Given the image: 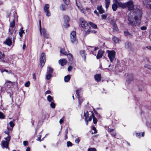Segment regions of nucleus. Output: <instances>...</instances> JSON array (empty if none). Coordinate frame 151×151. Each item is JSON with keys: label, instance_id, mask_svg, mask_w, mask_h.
<instances>
[{"label": "nucleus", "instance_id": "61", "mask_svg": "<svg viewBox=\"0 0 151 151\" xmlns=\"http://www.w3.org/2000/svg\"><path fill=\"white\" fill-rule=\"evenodd\" d=\"M111 134L112 136L115 137L116 134V133L115 132H113L111 133Z\"/></svg>", "mask_w": 151, "mask_h": 151}, {"label": "nucleus", "instance_id": "10", "mask_svg": "<svg viewBox=\"0 0 151 151\" xmlns=\"http://www.w3.org/2000/svg\"><path fill=\"white\" fill-rule=\"evenodd\" d=\"M81 90V88H79L76 91V94L77 96H78V99H79V97H80V96L79 95V93ZM82 101H83L82 99L81 100L80 99H79V104L80 105H81V104L82 102Z\"/></svg>", "mask_w": 151, "mask_h": 151}, {"label": "nucleus", "instance_id": "49", "mask_svg": "<svg viewBox=\"0 0 151 151\" xmlns=\"http://www.w3.org/2000/svg\"><path fill=\"white\" fill-rule=\"evenodd\" d=\"M124 35L126 36H130L131 34L130 33L127 31H125L124 32Z\"/></svg>", "mask_w": 151, "mask_h": 151}, {"label": "nucleus", "instance_id": "47", "mask_svg": "<svg viewBox=\"0 0 151 151\" xmlns=\"http://www.w3.org/2000/svg\"><path fill=\"white\" fill-rule=\"evenodd\" d=\"M72 145V143L70 141H68L67 142V146L68 147H71Z\"/></svg>", "mask_w": 151, "mask_h": 151}, {"label": "nucleus", "instance_id": "24", "mask_svg": "<svg viewBox=\"0 0 151 151\" xmlns=\"http://www.w3.org/2000/svg\"><path fill=\"white\" fill-rule=\"evenodd\" d=\"M47 100L49 102H52L53 100V97L50 95H48L47 98Z\"/></svg>", "mask_w": 151, "mask_h": 151}, {"label": "nucleus", "instance_id": "56", "mask_svg": "<svg viewBox=\"0 0 151 151\" xmlns=\"http://www.w3.org/2000/svg\"><path fill=\"white\" fill-rule=\"evenodd\" d=\"M92 129L94 131V133H93L94 134H95V133H97V130H96V129L95 127H93Z\"/></svg>", "mask_w": 151, "mask_h": 151}, {"label": "nucleus", "instance_id": "20", "mask_svg": "<svg viewBox=\"0 0 151 151\" xmlns=\"http://www.w3.org/2000/svg\"><path fill=\"white\" fill-rule=\"evenodd\" d=\"M112 40L115 43H119L120 41V40L116 37H113Z\"/></svg>", "mask_w": 151, "mask_h": 151}, {"label": "nucleus", "instance_id": "11", "mask_svg": "<svg viewBox=\"0 0 151 151\" xmlns=\"http://www.w3.org/2000/svg\"><path fill=\"white\" fill-rule=\"evenodd\" d=\"M97 9L100 14H102L105 12V11L103 8L102 6H98Z\"/></svg>", "mask_w": 151, "mask_h": 151}, {"label": "nucleus", "instance_id": "8", "mask_svg": "<svg viewBox=\"0 0 151 151\" xmlns=\"http://www.w3.org/2000/svg\"><path fill=\"white\" fill-rule=\"evenodd\" d=\"M80 20L81 27L83 29H86V27L88 26L87 23L86 22L83 18H80Z\"/></svg>", "mask_w": 151, "mask_h": 151}, {"label": "nucleus", "instance_id": "14", "mask_svg": "<svg viewBox=\"0 0 151 151\" xmlns=\"http://www.w3.org/2000/svg\"><path fill=\"white\" fill-rule=\"evenodd\" d=\"M42 32L44 37L46 38H49V35L47 33L46 30L44 28H42Z\"/></svg>", "mask_w": 151, "mask_h": 151}, {"label": "nucleus", "instance_id": "48", "mask_svg": "<svg viewBox=\"0 0 151 151\" xmlns=\"http://www.w3.org/2000/svg\"><path fill=\"white\" fill-rule=\"evenodd\" d=\"M88 151H96V149L95 148H89L88 149Z\"/></svg>", "mask_w": 151, "mask_h": 151}, {"label": "nucleus", "instance_id": "57", "mask_svg": "<svg viewBox=\"0 0 151 151\" xmlns=\"http://www.w3.org/2000/svg\"><path fill=\"white\" fill-rule=\"evenodd\" d=\"M64 117L63 116L61 119L59 121V123L60 124H61L63 122V119L64 118Z\"/></svg>", "mask_w": 151, "mask_h": 151}, {"label": "nucleus", "instance_id": "53", "mask_svg": "<svg viewBox=\"0 0 151 151\" xmlns=\"http://www.w3.org/2000/svg\"><path fill=\"white\" fill-rule=\"evenodd\" d=\"M23 144L24 146H26L28 145V141H24L23 142Z\"/></svg>", "mask_w": 151, "mask_h": 151}, {"label": "nucleus", "instance_id": "64", "mask_svg": "<svg viewBox=\"0 0 151 151\" xmlns=\"http://www.w3.org/2000/svg\"><path fill=\"white\" fill-rule=\"evenodd\" d=\"M146 27H145L143 26L141 27V29L142 30H145L146 29Z\"/></svg>", "mask_w": 151, "mask_h": 151}, {"label": "nucleus", "instance_id": "39", "mask_svg": "<svg viewBox=\"0 0 151 151\" xmlns=\"http://www.w3.org/2000/svg\"><path fill=\"white\" fill-rule=\"evenodd\" d=\"M11 138L10 136L9 135H8L7 137L5 138V139L6 140V141L8 142L9 143Z\"/></svg>", "mask_w": 151, "mask_h": 151}, {"label": "nucleus", "instance_id": "15", "mask_svg": "<svg viewBox=\"0 0 151 151\" xmlns=\"http://www.w3.org/2000/svg\"><path fill=\"white\" fill-rule=\"evenodd\" d=\"M59 63L61 65V66H63L65 65L67 63V61L65 59H63L62 60H60L59 61Z\"/></svg>", "mask_w": 151, "mask_h": 151}, {"label": "nucleus", "instance_id": "54", "mask_svg": "<svg viewBox=\"0 0 151 151\" xmlns=\"http://www.w3.org/2000/svg\"><path fill=\"white\" fill-rule=\"evenodd\" d=\"M65 3L67 5H68L69 4V0H63Z\"/></svg>", "mask_w": 151, "mask_h": 151}, {"label": "nucleus", "instance_id": "45", "mask_svg": "<svg viewBox=\"0 0 151 151\" xmlns=\"http://www.w3.org/2000/svg\"><path fill=\"white\" fill-rule=\"evenodd\" d=\"M50 106L53 109L55 108V104L53 102H52L50 104Z\"/></svg>", "mask_w": 151, "mask_h": 151}, {"label": "nucleus", "instance_id": "34", "mask_svg": "<svg viewBox=\"0 0 151 151\" xmlns=\"http://www.w3.org/2000/svg\"><path fill=\"white\" fill-rule=\"evenodd\" d=\"M68 58L69 60L71 61L73 60V56L71 54H69L68 55L67 54Z\"/></svg>", "mask_w": 151, "mask_h": 151}, {"label": "nucleus", "instance_id": "6", "mask_svg": "<svg viewBox=\"0 0 151 151\" xmlns=\"http://www.w3.org/2000/svg\"><path fill=\"white\" fill-rule=\"evenodd\" d=\"M76 32L73 31L70 34V40L72 43L73 44H76L77 41L76 39Z\"/></svg>", "mask_w": 151, "mask_h": 151}, {"label": "nucleus", "instance_id": "12", "mask_svg": "<svg viewBox=\"0 0 151 151\" xmlns=\"http://www.w3.org/2000/svg\"><path fill=\"white\" fill-rule=\"evenodd\" d=\"M143 3L146 6H148L151 9V6L150 4V0H143Z\"/></svg>", "mask_w": 151, "mask_h": 151}, {"label": "nucleus", "instance_id": "32", "mask_svg": "<svg viewBox=\"0 0 151 151\" xmlns=\"http://www.w3.org/2000/svg\"><path fill=\"white\" fill-rule=\"evenodd\" d=\"M60 52L65 55H67L68 54V52L65 51V50L63 49H61Z\"/></svg>", "mask_w": 151, "mask_h": 151}, {"label": "nucleus", "instance_id": "41", "mask_svg": "<svg viewBox=\"0 0 151 151\" xmlns=\"http://www.w3.org/2000/svg\"><path fill=\"white\" fill-rule=\"evenodd\" d=\"M48 68L49 69V70L48 72H47V73L52 74L53 71V69L50 67H49Z\"/></svg>", "mask_w": 151, "mask_h": 151}, {"label": "nucleus", "instance_id": "4", "mask_svg": "<svg viewBox=\"0 0 151 151\" xmlns=\"http://www.w3.org/2000/svg\"><path fill=\"white\" fill-rule=\"evenodd\" d=\"M0 61L6 63H8L9 59L8 58L5 57L4 54L0 51Z\"/></svg>", "mask_w": 151, "mask_h": 151}, {"label": "nucleus", "instance_id": "17", "mask_svg": "<svg viewBox=\"0 0 151 151\" xmlns=\"http://www.w3.org/2000/svg\"><path fill=\"white\" fill-rule=\"evenodd\" d=\"M104 51H102L101 50H99V51L97 55L96 56L97 59H99V58H101L102 56L104 54Z\"/></svg>", "mask_w": 151, "mask_h": 151}, {"label": "nucleus", "instance_id": "18", "mask_svg": "<svg viewBox=\"0 0 151 151\" xmlns=\"http://www.w3.org/2000/svg\"><path fill=\"white\" fill-rule=\"evenodd\" d=\"M95 78L96 81L99 82L101 81V76L100 74H98L95 76Z\"/></svg>", "mask_w": 151, "mask_h": 151}, {"label": "nucleus", "instance_id": "60", "mask_svg": "<svg viewBox=\"0 0 151 151\" xmlns=\"http://www.w3.org/2000/svg\"><path fill=\"white\" fill-rule=\"evenodd\" d=\"M13 38L12 42L14 43L15 42V40L16 35H13Z\"/></svg>", "mask_w": 151, "mask_h": 151}, {"label": "nucleus", "instance_id": "38", "mask_svg": "<svg viewBox=\"0 0 151 151\" xmlns=\"http://www.w3.org/2000/svg\"><path fill=\"white\" fill-rule=\"evenodd\" d=\"M84 116L85 118V119L86 120L88 116V111H86V112H84Z\"/></svg>", "mask_w": 151, "mask_h": 151}, {"label": "nucleus", "instance_id": "43", "mask_svg": "<svg viewBox=\"0 0 151 151\" xmlns=\"http://www.w3.org/2000/svg\"><path fill=\"white\" fill-rule=\"evenodd\" d=\"M39 29L40 31V34L41 35L42 34V28H41V21H39Z\"/></svg>", "mask_w": 151, "mask_h": 151}, {"label": "nucleus", "instance_id": "30", "mask_svg": "<svg viewBox=\"0 0 151 151\" xmlns=\"http://www.w3.org/2000/svg\"><path fill=\"white\" fill-rule=\"evenodd\" d=\"M49 8V5L48 4H46L45 5V6L44 7V9L45 12L48 10V9Z\"/></svg>", "mask_w": 151, "mask_h": 151}, {"label": "nucleus", "instance_id": "31", "mask_svg": "<svg viewBox=\"0 0 151 151\" xmlns=\"http://www.w3.org/2000/svg\"><path fill=\"white\" fill-rule=\"evenodd\" d=\"M80 53L82 56V57L83 58L84 60H85L86 57L85 55V51L84 50H81L80 51Z\"/></svg>", "mask_w": 151, "mask_h": 151}, {"label": "nucleus", "instance_id": "55", "mask_svg": "<svg viewBox=\"0 0 151 151\" xmlns=\"http://www.w3.org/2000/svg\"><path fill=\"white\" fill-rule=\"evenodd\" d=\"M5 71V72L7 73L8 74H10L12 73V71L11 70H8L6 69Z\"/></svg>", "mask_w": 151, "mask_h": 151}, {"label": "nucleus", "instance_id": "46", "mask_svg": "<svg viewBox=\"0 0 151 151\" xmlns=\"http://www.w3.org/2000/svg\"><path fill=\"white\" fill-rule=\"evenodd\" d=\"M145 67L149 69H150L151 68L150 65H148V63L146 64L145 65Z\"/></svg>", "mask_w": 151, "mask_h": 151}, {"label": "nucleus", "instance_id": "51", "mask_svg": "<svg viewBox=\"0 0 151 151\" xmlns=\"http://www.w3.org/2000/svg\"><path fill=\"white\" fill-rule=\"evenodd\" d=\"M9 124L10 126L12 128H13L14 126V124L12 122H10Z\"/></svg>", "mask_w": 151, "mask_h": 151}, {"label": "nucleus", "instance_id": "2", "mask_svg": "<svg viewBox=\"0 0 151 151\" xmlns=\"http://www.w3.org/2000/svg\"><path fill=\"white\" fill-rule=\"evenodd\" d=\"M107 52L108 53V57L111 62H112L115 57V52L114 50H107Z\"/></svg>", "mask_w": 151, "mask_h": 151}, {"label": "nucleus", "instance_id": "5", "mask_svg": "<svg viewBox=\"0 0 151 151\" xmlns=\"http://www.w3.org/2000/svg\"><path fill=\"white\" fill-rule=\"evenodd\" d=\"M126 7H127L128 9L129 10H133L134 8V6L133 1L130 0L126 2Z\"/></svg>", "mask_w": 151, "mask_h": 151}, {"label": "nucleus", "instance_id": "21", "mask_svg": "<svg viewBox=\"0 0 151 151\" xmlns=\"http://www.w3.org/2000/svg\"><path fill=\"white\" fill-rule=\"evenodd\" d=\"M92 117L93 118V123H94V124H96L97 123V119L96 118L94 117V115L93 114V112H92Z\"/></svg>", "mask_w": 151, "mask_h": 151}, {"label": "nucleus", "instance_id": "52", "mask_svg": "<svg viewBox=\"0 0 151 151\" xmlns=\"http://www.w3.org/2000/svg\"><path fill=\"white\" fill-rule=\"evenodd\" d=\"M30 82L29 81L27 82L25 84V86L26 87H28L30 85Z\"/></svg>", "mask_w": 151, "mask_h": 151}, {"label": "nucleus", "instance_id": "25", "mask_svg": "<svg viewBox=\"0 0 151 151\" xmlns=\"http://www.w3.org/2000/svg\"><path fill=\"white\" fill-rule=\"evenodd\" d=\"M132 44L130 42H127L125 43V46L127 48H129L131 47Z\"/></svg>", "mask_w": 151, "mask_h": 151}, {"label": "nucleus", "instance_id": "13", "mask_svg": "<svg viewBox=\"0 0 151 151\" xmlns=\"http://www.w3.org/2000/svg\"><path fill=\"white\" fill-rule=\"evenodd\" d=\"M9 142L5 141H3L1 142L2 146L3 147L9 149L8 147Z\"/></svg>", "mask_w": 151, "mask_h": 151}, {"label": "nucleus", "instance_id": "59", "mask_svg": "<svg viewBox=\"0 0 151 151\" xmlns=\"http://www.w3.org/2000/svg\"><path fill=\"white\" fill-rule=\"evenodd\" d=\"M108 131L109 132H111L113 131H114V129H111L108 128Z\"/></svg>", "mask_w": 151, "mask_h": 151}, {"label": "nucleus", "instance_id": "27", "mask_svg": "<svg viewBox=\"0 0 151 151\" xmlns=\"http://www.w3.org/2000/svg\"><path fill=\"white\" fill-rule=\"evenodd\" d=\"M118 5L116 4H114L112 5V8L114 11H115L117 9Z\"/></svg>", "mask_w": 151, "mask_h": 151}, {"label": "nucleus", "instance_id": "37", "mask_svg": "<svg viewBox=\"0 0 151 151\" xmlns=\"http://www.w3.org/2000/svg\"><path fill=\"white\" fill-rule=\"evenodd\" d=\"M108 16V14H102L101 16L102 19H106Z\"/></svg>", "mask_w": 151, "mask_h": 151}, {"label": "nucleus", "instance_id": "35", "mask_svg": "<svg viewBox=\"0 0 151 151\" xmlns=\"http://www.w3.org/2000/svg\"><path fill=\"white\" fill-rule=\"evenodd\" d=\"M52 77V74L47 73V74L46 75V78L47 80H49Z\"/></svg>", "mask_w": 151, "mask_h": 151}, {"label": "nucleus", "instance_id": "33", "mask_svg": "<svg viewBox=\"0 0 151 151\" xmlns=\"http://www.w3.org/2000/svg\"><path fill=\"white\" fill-rule=\"evenodd\" d=\"M60 9L62 11H65V5L62 4L60 7Z\"/></svg>", "mask_w": 151, "mask_h": 151}, {"label": "nucleus", "instance_id": "36", "mask_svg": "<svg viewBox=\"0 0 151 151\" xmlns=\"http://www.w3.org/2000/svg\"><path fill=\"white\" fill-rule=\"evenodd\" d=\"M64 19L65 22H68L69 20V17L67 16L64 17Z\"/></svg>", "mask_w": 151, "mask_h": 151}, {"label": "nucleus", "instance_id": "62", "mask_svg": "<svg viewBox=\"0 0 151 151\" xmlns=\"http://www.w3.org/2000/svg\"><path fill=\"white\" fill-rule=\"evenodd\" d=\"M51 93V91L50 90H47L45 92V94H50Z\"/></svg>", "mask_w": 151, "mask_h": 151}, {"label": "nucleus", "instance_id": "40", "mask_svg": "<svg viewBox=\"0 0 151 151\" xmlns=\"http://www.w3.org/2000/svg\"><path fill=\"white\" fill-rule=\"evenodd\" d=\"M46 13V16L47 17H50L51 15V13L50 11L48 10L45 12Z\"/></svg>", "mask_w": 151, "mask_h": 151}, {"label": "nucleus", "instance_id": "16", "mask_svg": "<svg viewBox=\"0 0 151 151\" xmlns=\"http://www.w3.org/2000/svg\"><path fill=\"white\" fill-rule=\"evenodd\" d=\"M118 6L122 9H124L126 8V3H122L120 2L117 3Z\"/></svg>", "mask_w": 151, "mask_h": 151}, {"label": "nucleus", "instance_id": "9", "mask_svg": "<svg viewBox=\"0 0 151 151\" xmlns=\"http://www.w3.org/2000/svg\"><path fill=\"white\" fill-rule=\"evenodd\" d=\"M11 38L9 37L4 42V43L8 46H10L12 45V42L11 40Z\"/></svg>", "mask_w": 151, "mask_h": 151}, {"label": "nucleus", "instance_id": "44", "mask_svg": "<svg viewBox=\"0 0 151 151\" xmlns=\"http://www.w3.org/2000/svg\"><path fill=\"white\" fill-rule=\"evenodd\" d=\"M5 116L4 115L3 113L0 112V118L4 119L5 118Z\"/></svg>", "mask_w": 151, "mask_h": 151}, {"label": "nucleus", "instance_id": "7", "mask_svg": "<svg viewBox=\"0 0 151 151\" xmlns=\"http://www.w3.org/2000/svg\"><path fill=\"white\" fill-rule=\"evenodd\" d=\"M79 2V0H76V6L84 14H85L86 13V10L88 9L86 8V10L84 9L81 6H80V4H78V2Z\"/></svg>", "mask_w": 151, "mask_h": 151}, {"label": "nucleus", "instance_id": "23", "mask_svg": "<svg viewBox=\"0 0 151 151\" xmlns=\"http://www.w3.org/2000/svg\"><path fill=\"white\" fill-rule=\"evenodd\" d=\"M15 20L13 19V20L10 23V26L9 28H14L15 26Z\"/></svg>", "mask_w": 151, "mask_h": 151}, {"label": "nucleus", "instance_id": "63", "mask_svg": "<svg viewBox=\"0 0 151 151\" xmlns=\"http://www.w3.org/2000/svg\"><path fill=\"white\" fill-rule=\"evenodd\" d=\"M136 135L137 137H141V133H136Z\"/></svg>", "mask_w": 151, "mask_h": 151}, {"label": "nucleus", "instance_id": "26", "mask_svg": "<svg viewBox=\"0 0 151 151\" xmlns=\"http://www.w3.org/2000/svg\"><path fill=\"white\" fill-rule=\"evenodd\" d=\"M89 24L93 28L96 29L97 27V25L94 24L92 23L91 22H88Z\"/></svg>", "mask_w": 151, "mask_h": 151}, {"label": "nucleus", "instance_id": "58", "mask_svg": "<svg viewBox=\"0 0 151 151\" xmlns=\"http://www.w3.org/2000/svg\"><path fill=\"white\" fill-rule=\"evenodd\" d=\"M72 68V67L71 66H69L68 68V71H70L71 70Z\"/></svg>", "mask_w": 151, "mask_h": 151}, {"label": "nucleus", "instance_id": "42", "mask_svg": "<svg viewBox=\"0 0 151 151\" xmlns=\"http://www.w3.org/2000/svg\"><path fill=\"white\" fill-rule=\"evenodd\" d=\"M118 28L117 26V25L116 24L114 23L113 24V29L114 31H117V30Z\"/></svg>", "mask_w": 151, "mask_h": 151}, {"label": "nucleus", "instance_id": "22", "mask_svg": "<svg viewBox=\"0 0 151 151\" xmlns=\"http://www.w3.org/2000/svg\"><path fill=\"white\" fill-rule=\"evenodd\" d=\"M110 3V0H105L106 8H108Z\"/></svg>", "mask_w": 151, "mask_h": 151}, {"label": "nucleus", "instance_id": "28", "mask_svg": "<svg viewBox=\"0 0 151 151\" xmlns=\"http://www.w3.org/2000/svg\"><path fill=\"white\" fill-rule=\"evenodd\" d=\"M19 35L20 37H22V34L24 33V31L23 30V28H21L19 30Z\"/></svg>", "mask_w": 151, "mask_h": 151}, {"label": "nucleus", "instance_id": "19", "mask_svg": "<svg viewBox=\"0 0 151 151\" xmlns=\"http://www.w3.org/2000/svg\"><path fill=\"white\" fill-rule=\"evenodd\" d=\"M14 28H9V34L12 35L14 34V35H15V32H14Z\"/></svg>", "mask_w": 151, "mask_h": 151}, {"label": "nucleus", "instance_id": "29", "mask_svg": "<svg viewBox=\"0 0 151 151\" xmlns=\"http://www.w3.org/2000/svg\"><path fill=\"white\" fill-rule=\"evenodd\" d=\"M70 79V76L69 75L65 76L64 78V81L65 82H68Z\"/></svg>", "mask_w": 151, "mask_h": 151}, {"label": "nucleus", "instance_id": "3", "mask_svg": "<svg viewBox=\"0 0 151 151\" xmlns=\"http://www.w3.org/2000/svg\"><path fill=\"white\" fill-rule=\"evenodd\" d=\"M45 55L44 52H42L40 58V65L41 68H42L44 65L45 62Z\"/></svg>", "mask_w": 151, "mask_h": 151}, {"label": "nucleus", "instance_id": "1", "mask_svg": "<svg viewBox=\"0 0 151 151\" xmlns=\"http://www.w3.org/2000/svg\"><path fill=\"white\" fill-rule=\"evenodd\" d=\"M134 14L135 16L134 19L130 17H129L128 23L132 26L139 25L142 15V11L140 9H136L135 11Z\"/></svg>", "mask_w": 151, "mask_h": 151}, {"label": "nucleus", "instance_id": "50", "mask_svg": "<svg viewBox=\"0 0 151 151\" xmlns=\"http://www.w3.org/2000/svg\"><path fill=\"white\" fill-rule=\"evenodd\" d=\"M91 3L93 4H96L98 1V0H90Z\"/></svg>", "mask_w": 151, "mask_h": 151}]
</instances>
